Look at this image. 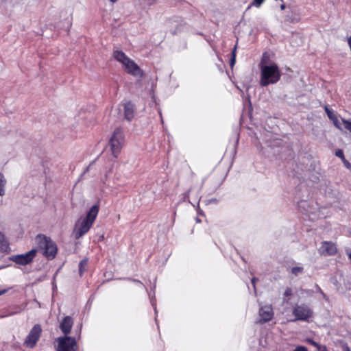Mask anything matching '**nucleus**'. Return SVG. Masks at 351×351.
<instances>
[{"mask_svg": "<svg viewBox=\"0 0 351 351\" xmlns=\"http://www.w3.org/2000/svg\"><path fill=\"white\" fill-rule=\"evenodd\" d=\"M261 317V323H266L271 320L274 317V311L271 305L261 306L258 311Z\"/></svg>", "mask_w": 351, "mask_h": 351, "instance_id": "10", "label": "nucleus"}, {"mask_svg": "<svg viewBox=\"0 0 351 351\" xmlns=\"http://www.w3.org/2000/svg\"><path fill=\"white\" fill-rule=\"evenodd\" d=\"M6 179L2 173H0V196L5 195V186L6 184Z\"/></svg>", "mask_w": 351, "mask_h": 351, "instance_id": "19", "label": "nucleus"}, {"mask_svg": "<svg viewBox=\"0 0 351 351\" xmlns=\"http://www.w3.org/2000/svg\"><path fill=\"white\" fill-rule=\"evenodd\" d=\"M41 333V326L40 324H35L27 336L24 344L30 348H33L39 340Z\"/></svg>", "mask_w": 351, "mask_h": 351, "instance_id": "7", "label": "nucleus"}, {"mask_svg": "<svg viewBox=\"0 0 351 351\" xmlns=\"http://www.w3.org/2000/svg\"><path fill=\"white\" fill-rule=\"evenodd\" d=\"M349 258L351 259V252L349 254Z\"/></svg>", "mask_w": 351, "mask_h": 351, "instance_id": "36", "label": "nucleus"}, {"mask_svg": "<svg viewBox=\"0 0 351 351\" xmlns=\"http://www.w3.org/2000/svg\"><path fill=\"white\" fill-rule=\"evenodd\" d=\"M111 3H116L118 0H109Z\"/></svg>", "mask_w": 351, "mask_h": 351, "instance_id": "35", "label": "nucleus"}, {"mask_svg": "<svg viewBox=\"0 0 351 351\" xmlns=\"http://www.w3.org/2000/svg\"><path fill=\"white\" fill-rule=\"evenodd\" d=\"M35 239L38 248L43 255L48 260H53L58 253L56 243L50 237L44 234L37 235Z\"/></svg>", "mask_w": 351, "mask_h": 351, "instance_id": "3", "label": "nucleus"}, {"mask_svg": "<svg viewBox=\"0 0 351 351\" xmlns=\"http://www.w3.org/2000/svg\"><path fill=\"white\" fill-rule=\"evenodd\" d=\"M270 62V55L268 52H264L259 63V67L262 65H269Z\"/></svg>", "mask_w": 351, "mask_h": 351, "instance_id": "18", "label": "nucleus"}, {"mask_svg": "<svg viewBox=\"0 0 351 351\" xmlns=\"http://www.w3.org/2000/svg\"><path fill=\"white\" fill-rule=\"evenodd\" d=\"M73 325V320L71 317L66 316L63 318L60 324V328L64 334V336H68L70 334Z\"/></svg>", "mask_w": 351, "mask_h": 351, "instance_id": "12", "label": "nucleus"}, {"mask_svg": "<svg viewBox=\"0 0 351 351\" xmlns=\"http://www.w3.org/2000/svg\"><path fill=\"white\" fill-rule=\"evenodd\" d=\"M125 71L136 77L143 78L145 76L144 71L140 68V66L132 59H130L123 65Z\"/></svg>", "mask_w": 351, "mask_h": 351, "instance_id": "9", "label": "nucleus"}, {"mask_svg": "<svg viewBox=\"0 0 351 351\" xmlns=\"http://www.w3.org/2000/svg\"><path fill=\"white\" fill-rule=\"evenodd\" d=\"M88 258L82 259L79 263V274L80 276L87 270L88 266Z\"/></svg>", "mask_w": 351, "mask_h": 351, "instance_id": "16", "label": "nucleus"}, {"mask_svg": "<svg viewBox=\"0 0 351 351\" xmlns=\"http://www.w3.org/2000/svg\"><path fill=\"white\" fill-rule=\"evenodd\" d=\"M136 107L130 101L124 104V117L128 121H131L134 117Z\"/></svg>", "mask_w": 351, "mask_h": 351, "instance_id": "13", "label": "nucleus"}, {"mask_svg": "<svg viewBox=\"0 0 351 351\" xmlns=\"http://www.w3.org/2000/svg\"><path fill=\"white\" fill-rule=\"evenodd\" d=\"M6 292V290L3 289V290H0V295L4 294Z\"/></svg>", "mask_w": 351, "mask_h": 351, "instance_id": "33", "label": "nucleus"}, {"mask_svg": "<svg viewBox=\"0 0 351 351\" xmlns=\"http://www.w3.org/2000/svg\"><path fill=\"white\" fill-rule=\"evenodd\" d=\"M303 271H304L303 267L296 266V267H292L291 274H293L294 276H297L300 274H302L303 272Z\"/></svg>", "mask_w": 351, "mask_h": 351, "instance_id": "20", "label": "nucleus"}, {"mask_svg": "<svg viewBox=\"0 0 351 351\" xmlns=\"http://www.w3.org/2000/svg\"><path fill=\"white\" fill-rule=\"evenodd\" d=\"M292 314L294 316L293 322L302 321L309 322L313 316V309L306 304H296L293 306Z\"/></svg>", "mask_w": 351, "mask_h": 351, "instance_id": "5", "label": "nucleus"}, {"mask_svg": "<svg viewBox=\"0 0 351 351\" xmlns=\"http://www.w3.org/2000/svg\"><path fill=\"white\" fill-rule=\"evenodd\" d=\"M335 156L340 158L341 160L345 158L343 152L340 149L335 151Z\"/></svg>", "mask_w": 351, "mask_h": 351, "instance_id": "23", "label": "nucleus"}, {"mask_svg": "<svg viewBox=\"0 0 351 351\" xmlns=\"http://www.w3.org/2000/svg\"><path fill=\"white\" fill-rule=\"evenodd\" d=\"M265 0H254L251 5H254L256 8H259Z\"/></svg>", "mask_w": 351, "mask_h": 351, "instance_id": "24", "label": "nucleus"}, {"mask_svg": "<svg viewBox=\"0 0 351 351\" xmlns=\"http://www.w3.org/2000/svg\"><path fill=\"white\" fill-rule=\"evenodd\" d=\"M286 8V5H285V3H282L281 5H280V9L282 10H285Z\"/></svg>", "mask_w": 351, "mask_h": 351, "instance_id": "32", "label": "nucleus"}, {"mask_svg": "<svg viewBox=\"0 0 351 351\" xmlns=\"http://www.w3.org/2000/svg\"><path fill=\"white\" fill-rule=\"evenodd\" d=\"M125 137L123 129L118 127L114 129L110 140L109 145L113 156L117 158L121 152V150L124 145Z\"/></svg>", "mask_w": 351, "mask_h": 351, "instance_id": "4", "label": "nucleus"}, {"mask_svg": "<svg viewBox=\"0 0 351 351\" xmlns=\"http://www.w3.org/2000/svg\"><path fill=\"white\" fill-rule=\"evenodd\" d=\"M328 117L329 118V119L332 121L333 124L335 125V126L336 128H337L339 130H342V128L341 127V123H340L338 117L334 114L333 112L328 113Z\"/></svg>", "mask_w": 351, "mask_h": 351, "instance_id": "17", "label": "nucleus"}, {"mask_svg": "<svg viewBox=\"0 0 351 351\" xmlns=\"http://www.w3.org/2000/svg\"><path fill=\"white\" fill-rule=\"evenodd\" d=\"M306 204V201H301L300 203H299V207H302L303 206V205Z\"/></svg>", "mask_w": 351, "mask_h": 351, "instance_id": "29", "label": "nucleus"}, {"mask_svg": "<svg viewBox=\"0 0 351 351\" xmlns=\"http://www.w3.org/2000/svg\"><path fill=\"white\" fill-rule=\"evenodd\" d=\"M344 351H351L350 348L349 347H346L345 349H344Z\"/></svg>", "mask_w": 351, "mask_h": 351, "instance_id": "34", "label": "nucleus"}, {"mask_svg": "<svg viewBox=\"0 0 351 351\" xmlns=\"http://www.w3.org/2000/svg\"><path fill=\"white\" fill-rule=\"evenodd\" d=\"M37 253V250L32 249L23 254L13 255L10 260L20 265H26L32 262Z\"/></svg>", "mask_w": 351, "mask_h": 351, "instance_id": "8", "label": "nucleus"}, {"mask_svg": "<svg viewBox=\"0 0 351 351\" xmlns=\"http://www.w3.org/2000/svg\"><path fill=\"white\" fill-rule=\"evenodd\" d=\"M9 249V243L5 239L3 234L0 232V252H7Z\"/></svg>", "mask_w": 351, "mask_h": 351, "instance_id": "15", "label": "nucleus"}, {"mask_svg": "<svg viewBox=\"0 0 351 351\" xmlns=\"http://www.w3.org/2000/svg\"><path fill=\"white\" fill-rule=\"evenodd\" d=\"M236 51H237V45L234 46L232 51V56L230 60V65L231 67H232L235 62H236Z\"/></svg>", "mask_w": 351, "mask_h": 351, "instance_id": "21", "label": "nucleus"}, {"mask_svg": "<svg viewBox=\"0 0 351 351\" xmlns=\"http://www.w3.org/2000/svg\"><path fill=\"white\" fill-rule=\"evenodd\" d=\"M292 295V289L290 287H287L284 293L285 297H289Z\"/></svg>", "mask_w": 351, "mask_h": 351, "instance_id": "25", "label": "nucleus"}, {"mask_svg": "<svg viewBox=\"0 0 351 351\" xmlns=\"http://www.w3.org/2000/svg\"><path fill=\"white\" fill-rule=\"evenodd\" d=\"M99 210V205L93 206L86 216L82 221H78L75 223L73 233L76 239H80L89 231L96 219Z\"/></svg>", "mask_w": 351, "mask_h": 351, "instance_id": "2", "label": "nucleus"}, {"mask_svg": "<svg viewBox=\"0 0 351 351\" xmlns=\"http://www.w3.org/2000/svg\"><path fill=\"white\" fill-rule=\"evenodd\" d=\"M113 57L116 60L121 62L123 66L130 59L122 51L117 50L113 53Z\"/></svg>", "mask_w": 351, "mask_h": 351, "instance_id": "14", "label": "nucleus"}, {"mask_svg": "<svg viewBox=\"0 0 351 351\" xmlns=\"http://www.w3.org/2000/svg\"><path fill=\"white\" fill-rule=\"evenodd\" d=\"M58 346L56 351H77V343L75 337H60L56 339Z\"/></svg>", "mask_w": 351, "mask_h": 351, "instance_id": "6", "label": "nucleus"}, {"mask_svg": "<svg viewBox=\"0 0 351 351\" xmlns=\"http://www.w3.org/2000/svg\"><path fill=\"white\" fill-rule=\"evenodd\" d=\"M310 342L313 346H314L315 348H317V350H321V348L324 346L319 345V343H317V342H315L313 340H311Z\"/></svg>", "mask_w": 351, "mask_h": 351, "instance_id": "26", "label": "nucleus"}, {"mask_svg": "<svg viewBox=\"0 0 351 351\" xmlns=\"http://www.w3.org/2000/svg\"><path fill=\"white\" fill-rule=\"evenodd\" d=\"M260 69L259 84L262 87L276 84L281 77V71L278 64L271 62L269 65H262Z\"/></svg>", "mask_w": 351, "mask_h": 351, "instance_id": "1", "label": "nucleus"}, {"mask_svg": "<svg viewBox=\"0 0 351 351\" xmlns=\"http://www.w3.org/2000/svg\"><path fill=\"white\" fill-rule=\"evenodd\" d=\"M321 254L327 256H333L337 252L336 245L331 241H324L320 247Z\"/></svg>", "mask_w": 351, "mask_h": 351, "instance_id": "11", "label": "nucleus"}, {"mask_svg": "<svg viewBox=\"0 0 351 351\" xmlns=\"http://www.w3.org/2000/svg\"><path fill=\"white\" fill-rule=\"evenodd\" d=\"M342 161L343 162L345 166L349 169L350 170H351V164L346 159V158L342 160Z\"/></svg>", "mask_w": 351, "mask_h": 351, "instance_id": "27", "label": "nucleus"}, {"mask_svg": "<svg viewBox=\"0 0 351 351\" xmlns=\"http://www.w3.org/2000/svg\"><path fill=\"white\" fill-rule=\"evenodd\" d=\"M293 351H307V349L304 346H298Z\"/></svg>", "mask_w": 351, "mask_h": 351, "instance_id": "28", "label": "nucleus"}, {"mask_svg": "<svg viewBox=\"0 0 351 351\" xmlns=\"http://www.w3.org/2000/svg\"><path fill=\"white\" fill-rule=\"evenodd\" d=\"M325 111L326 112V114H328V113L329 112H332V110H330L327 106L325 107Z\"/></svg>", "mask_w": 351, "mask_h": 351, "instance_id": "30", "label": "nucleus"}, {"mask_svg": "<svg viewBox=\"0 0 351 351\" xmlns=\"http://www.w3.org/2000/svg\"><path fill=\"white\" fill-rule=\"evenodd\" d=\"M341 121L342 123L343 124L344 128L349 130L351 132V121L343 119H341Z\"/></svg>", "mask_w": 351, "mask_h": 351, "instance_id": "22", "label": "nucleus"}, {"mask_svg": "<svg viewBox=\"0 0 351 351\" xmlns=\"http://www.w3.org/2000/svg\"><path fill=\"white\" fill-rule=\"evenodd\" d=\"M256 280H257V278H253L252 279V283L253 284L254 287H255V282Z\"/></svg>", "mask_w": 351, "mask_h": 351, "instance_id": "31", "label": "nucleus"}]
</instances>
